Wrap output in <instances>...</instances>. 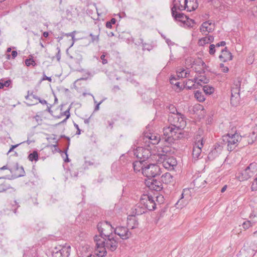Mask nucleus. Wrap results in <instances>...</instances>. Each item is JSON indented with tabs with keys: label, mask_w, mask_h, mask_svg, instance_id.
Wrapping results in <instances>:
<instances>
[{
	"label": "nucleus",
	"mask_w": 257,
	"mask_h": 257,
	"mask_svg": "<svg viewBox=\"0 0 257 257\" xmlns=\"http://www.w3.org/2000/svg\"><path fill=\"white\" fill-rule=\"evenodd\" d=\"M186 10L187 12H192L195 11L198 7V0H185Z\"/></svg>",
	"instance_id": "nucleus-17"
},
{
	"label": "nucleus",
	"mask_w": 257,
	"mask_h": 257,
	"mask_svg": "<svg viewBox=\"0 0 257 257\" xmlns=\"http://www.w3.org/2000/svg\"><path fill=\"white\" fill-rule=\"evenodd\" d=\"M143 162L142 161H135L133 163V166L134 168V171L136 172H140L141 170H142V173L143 172V169H144L145 167L146 166L145 164H143Z\"/></svg>",
	"instance_id": "nucleus-26"
},
{
	"label": "nucleus",
	"mask_w": 257,
	"mask_h": 257,
	"mask_svg": "<svg viewBox=\"0 0 257 257\" xmlns=\"http://www.w3.org/2000/svg\"><path fill=\"white\" fill-rule=\"evenodd\" d=\"M140 204H142L149 211L154 210L156 208V203L154 198L151 195L143 194L140 198Z\"/></svg>",
	"instance_id": "nucleus-6"
},
{
	"label": "nucleus",
	"mask_w": 257,
	"mask_h": 257,
	"mask_svg": "<svg viewBox=\"0 0 257 257\" xmlns=\"http://www.w3.org/2000/svg\"><path fill=\"white\" fill-rule=\"evenodd\" d=\"M214 41V37L212 35H207L201 38L198 44L200 46H204L206 44L210 43Z\"/></svg>",
	"instance_id": "nucleus-27"
},
{
	"label": "nucleus",
	"mask_w": 257,
	"mask_h": 257,
	"mask_svg": "<svg viewBox=\"0 0 257 257\" xmlns=\"http://www.w3.org/2000/svg\"><path fill=\"white\" fill-rule=\"evenodd\" d=\"M186 21L187 22V25H188L189 27H193V25L195 24V21L192 19H190L188 18V20H186Z\"/></svg>",
	"instance_id": "nucleus-53"
},
{
	"label": "nucleus",
	"mask_w": 257,
	"mask_h": 257,
	"mask_svg": "<svg viewBox=\"0 0 257 257\" xmlns=\"http://www.w3.org/2000/svg\"><path fill=\"white\" fill-rule=\"evenodd\" d=\"M240 95H231L230 103L232 106H236L239 102Z\"/></svg>",
	"instance_id": "nucleus-32"
},
{
	"label": "nucleus",
	"mask_w": 257,
	"mask_h": 257,
	"mask_svg": "<svg viewBox=\"0 0 257 257\" xmlns=\"http://www.w3.org/2000/svg\"><path fill=\"white\" fill-rule=\"evenodd\" d=\"M39 159L38 153L36 151H33L30 153L28 156V159L29 161L33 162L34 161H37Z\"/></svg>",
	"instance_id": "nucleus-33"
},
{
	"label": "nucleus",
	"mask_w": 257,
	"mask_h": 257,
	"mask_svg": "<svg viewBox=\"0 0 257 257\" xmlns=\"http://www.w3.org/2000/svg\"><path fill=\"white\" fill-rule=\"evenodd\" d=\"M33 118H34L36 120L38 125L41 124L42 122V119L40 115L37 114L33 117Z\"/></svg>",
	"instance_id": "nucleus-51"
},
{
	"label": "nucleus",
	"mask_w": 257,
	"mask_h": 257,
	"mask_svg": "<svg viewBox=\"0 0 257 257\" xmlns=\"http://www.w3.org/2000/svg\"><path fill=\"white\" fill-rule=\"evenodd\" d=\"M149 187L152 190H154L156 191H160L162 190L163 186L161 181L153 178Z\"/></svg>",
	"instance_id": "nucleus-21"
},
{
	"label": "nucleus",
	"mask_w": 257,
	"mask_h": 257,
	"mask_svg": "<svg viewBox=\"0 0 257 257\" xmlns=\"http://www.w3.org/2000/svg\"><path fill=\"white\" fill-rule=\"evenodd\" d=\"M193 80L189 79L185 83V87L188 90L193 89H196L197 87L196 86V84L193 83Z\"/></svg>",
	"instance_id": "nucleus-35"
},
{
	"label": "nucleus",
	"mask_w": 257,
	"mask_h": 257,
	"mask_svg": "<svg viewBox=\"0 0 257 257\" xmlns=\"http://www.w3.org/2000/svg\"><path fill=\"white\" fill-rule=\"evenodd\" d=\"M127 224L128 226H130L132 229L136 228L139 224V222L137 220L136 216L132 215L129 218H128Z\"/></svg>",
	"instance_id": "nucleus-28"
},
{
	"label": "nucleus",
	"mask_w": 257,
	"mask_h": 257,
	"mask_svg": "<svg viewBox=\"0 0 257 257\" xmlns=\"http://www.w3.org/2000/svg\"><path fill=\"white\" fill-rule=\"evenodd\" d=\"M228 135L227 134L226 135H224L222 136L220 141L217 143H219L220 145H222L223 147L225 145L227 146L228 142Z\"/></svg>",
	"instance_id": "nucleus-40"
},
{
	"label": "nucleus",
	"mask_w": 257,
	"mask_h": 257,
	"mask_svg": "<svg viewBox=\"0 0 257 257\" xmlns=\"http://www.w3.org/2000/svg\"><path fill=\"white\" fill-rule=\"evenodd\" d=\"M166 41V42L169 46H173L175 43L174 42H172L171 40H170L168 38H164Z\"/></svg>",
	"instance_id": "nucleus-59"
},
{
	"label": "nucleus",
	"mask_w": 257,
	"mask_h": 257,
	"mask_svg": "<svg viewBox=\"0 0 257 257\" xmlns=\"http://www.w3.org/2000/svg\"><path fill=\"white\" fill-rule=\"evenodd\" d=\"M11 83L10 80H6L3 82V80H0V89H3L4 87H9Z\"/></svg>",
	"instance_id": "nucleus-42"
},
{
	"label": "nucleus",
	"mask_w": 257,
	"mask_h": 257,
	"mask_svg": "<svg viewBox=\"0 0 257 257\" xmlns=\"http://www.w3.org/2000/svg\"><path fill=\"white\" fill-rule=\"evenodd\" d=\"M223 146L219 143H216L213 147L208 155L207 158L210 161H212L217 158L221 154Z\"/></svg>",
	"instance_id": "nucleus-10"
},
{
	"label": "nucleus",
	"mask_w": 257,
	"mask_h": 257,
	"mask_svg": "<svg viewBox=\"0 0 257 257\" xmlns=\"http://www.w3.org/2000/svg\"><path fill=\"white\" fill-rule=\"evenodd\" d=\"M114 232L115 234L118 235L120 238L122 239H127L129 238L132 235L128 229L123 226L116 227L114 229Z\"/></svg>",
	"instance_id": "nucleus-12"
},
{
	"label": "nucleus",
	"mask_w": 257,
	"mask_h": 257,
	"mask_svg": "<svg viewBox=\"0 0 257 257\" xmlns=\"http://www.w3.org/2000/svg\"><path fill=\"white\" fill-rule=\"evenodd\" d=\"M143 140L146 143H148V147H150V144L156 145L161 141L160 137L155 134L151 133H146L143 137Z\"/></svg>",
	"instance_id": "nucleus-13"
},
{
	"label": "nucleus",
	"mask_w": 257,
	"mask_h": 257,
	"mask_svg": "<svg viewBox=\"0 0 257 257\" xmlns=\"http://www.w3.org/2000/svg\"><path fill=\"white\" fill-rule=\"evenodd\" d=\"M247 168L254 174L257 170V163L253 162L250 163Z\"/></svg>",
	"instance_id": "nucleus-39"
},
{
	"label": "nucleus",
	"mask_w": 257,
	"mask_h": 257,
	"mask_svg": "<svg viewBox=\"0 0 257 257\" xmlns=\"http://www.w3.org/2000/svg\"><path fill=\"white\" fill-rule=\"evenodd\" d=\"M10 171L11 173L15 171H18V173L16 174L17 177H22L25 175V171L23 166H20L18 163H16L14 164L13 166L11 167Z\"/></svg>",
	"instance_id": "nucleus-20"
},
{
	"label": "nucleus",
	"mask_w": 257,
	"mask_h": 257,
	"mask_svg": "<svg viewBox=\"0 0 257 257\" xmlns=\"http://www.w3.org/2000/svg\"><path fill=\"white\" fill-rule=\"evenodd\" d=\"M220 67L222 68V71L224 73H227L229 71V69L227 67L224 66L223 63L220 64Z\"/></svg>",
	"instance_id": "nucleus-56"
},
{
	"label": "nucleus",
	"mask_w": 257,
	"mask_h": 257,
	"mask_svg": "<svg viewBox=\"0 0 257 257\" xmlns=\"http://www.w3.org/2000/svg\"><path fill=\"white\" fill-rule=\"evenodd\" d=\"M222 54L219 55V58L223 62L231 60L232 59V54L228 50L227 47L221 50Z\"/></svg>",
	"instance_id": "nucleus-18"
},
{
	"label": "nucleus",
	"mask_w": 257,
	"mask_h": 257,
	"mask_svg": "<svg viewBox=\"0 0 257 257\" xmlns=\"http://www.w3.org/2000/svg\"><path fill=\"white\" fill-rule=\"evenodd\" d=\"M187 203V201L184 199V193L181 194V198L178 200L175 204V206L177 208H182Z\"/></svg>",
	"instance_id": "nucleus-29"
},
{
	"label": "nucleus",
	"mask_w": 257,
	"mask_h": 257,
	"mask_svg": "<svg viewBox=\"0 0 257 257\" xmlns=\"http://www.w3.org/2000/svg\"><path fill=\"white\" fill-rule=\"evenodd\" d=\"M70 108H68L66 111L61 112L59 115L56 116V117L57 118H59L62 116L65 115L66 117V119H68L70 116Z\"/></svg>",
	"instance_id": "nucleus-41"
},
{
	"label": "nucleus",
	"mask_w": 257,
	"mask_h": 257,
	"mask_svg": "<svg viewBox=\"0 0 257 257\" xmlns=\"http://www.w3.org/2000/svg\"><path fill=\"white\" fill-rule=\"evenodd\" d=\"M203 146V139L202 138L200 140L196 142L194 146H193L192 150V156L193 158L197 160L200 158L201 153L202 152V148Z\"/></svg>",
	"instance_id": "nucleus-14"
},
{
	"label": "nucleus",
	"mask_w": 257,
	"mask_h": 257,
	"mask_svg": "<svg viewBox=\"0 0 257 257\" xmlns=\"http://www.w3.org/2000/svg\"><path fill=\"white\" fill-rule=\"evenodd\" d=\"M18 55V53L16 51H13L12 52V57L13 59H15Z\"/></svg>",
	"instance_id": "nucleus-64"
},
{
	"label": "nucleus",
	"mask_w": 257,
	"mask_h": 257,
	"mask_svg": "<svg viewBox=\"0 0 257 257\" xmlns=\"http://www.w3.org/2000/svg\"><path fill=\"white\" fill-rule=\"evenodd\" d=\"M106 238L105 249L107 248L111 251H114L118 246V241L111 235Z\"/></svg>",
	"instance_id": "nucleus-15"
},
{
	"label": "nucleus",
	"mask_w": 257,
	"mask_h": 257,
	"mask_svg": "<svg viewBox=\"0 0 257 257\" xmlns=\"http://www.w3.org/2000/svg\"><path fill=\"white\" fill-rule=\"evenodd\" d=\"M25 63L27 66L32 65L33 66L35 67L37 65L36 63L33 58H29L26 59Z\"/></svg>",
	"instance_id": "nucleus-43"
},
{
	"label": "nucleus",
	"mask_w": 257,
	"mask_h": 257,
	"mask_svg": "<svg viewBox=\"0 0 257 257\" xmlns=\"http://www.w3.org/2000/svg\"><path fill=\"white\" fill-rule=\"evenodd\" d=\"M253 175L254 174L249 170L246 167L245 169L238 173L237 178L239 181H242L248 179Z\"/></svg>",
	"instance_id": "nucleus-19"
},
{
	"label": "nucleus",
	"mask_w": 257,
	"mask_h": 257,
	"mask_svg": "<svg viewBox=\"0 0 257 257\" xmlns=\"http://www.w3.org/2000/svg\"><path fill=\"white\" fill-rule=\"evenodd\" d=\"M94 240L96 243V251L97 252L98 257H103L106 255L107 252L105 250V243L106 238H104V236L100 235H96L94 237Z\"/></svg>",
	"instance_id": "nucleus-4"
},
{
	"label": "nucleus",
	"mask_w": 257,
	"mask_h": 257,
	"mask_svg": "<svg viewBox=\"0 0 257 257\" xmlns=\"http://www.w3.org/2000/svg\"><path fill=\"white\" fill-rule=\"evenodd\" d=\"M74 125L75 127V128L77 129V132H76V134L80 135L81 134V130H80L78 125L76 123H74Z\"/></svg>",
	"instance_id": "nucleus-61"
},
{
	"label": "nucleus",
	"mask_w": 257,
	"mask_h": 257,
	"mask_svg": "<svg viewBox=\"0 0 257 257\" xmlns=\"http://www.w3.org/2000/svg\"><path fill=\"white\" fill-rule=\"evenodd\" d=\"M225 45L226 42L225 41H221L216 44V45L215 46L216 47L218 48L220 46H224Z\"/></svg>",
	"instance_id": "nucleus-60"
},
{
	"label": "nucleus",
	"mask_w": 257,
	"mask_h": 257,
	"mask_svg": "<svg viewBox=\"0 0 257 257\" xmlns=\"http://www.w3.org/2000/svg\"><path fill=\"white\" fill-rule=\"evenodd\" d=\"M215 46L214 44H211L209 46V53L210 55H214L215 53Z\"/></svg>",
	"instance_id": "nucleus-49"
},
{
	"label": "nucleus",
	"mask_w": 257,
	"mask_h": 257,
	"mask_svg": "<svg viewBox=\"0 0 257 257\" xmlns=\"http://www.w3.org/2000/svg\"><path fill=\"white\" fill-rule=\"evenodd\" d=\"M241 82L240 81H237L236 84H234V86H233L231 89V95H240V87Z\"/></svg>",
	"instance_id": "nucleus-30"
},
{
	"label": "nucleus",
	"mask_w": 257,
	"mask_h": 257,
	"mask_svg": "<svg viewBox=\"0 0 257 257\" xmlns=\"http://www.w3.org/2000/svg\"><path fill=\"white\" fill-rule=\"evenodd\" d=\"M147 209L142 205L140 204V201L138 204L135 206V208L133 213V215L136 216V215H140L145 213L147 211Z\"/></svg>",
	"instance_id": "nucleus-23"
},
{
	"label": "nucleus",
	"mask_w": 257,
	"mask_h": 257,
	"mask_svg": "<svg viewBox=\"0 0 257 257\" xmlns=\"http://www.w3.org/2000/svg\"><path fill=\"white\" fill-rule=\"evenodd\" d=\"M20 144H17V145H12L11 147V148L10 149L9 151H8V154L9 153H10V152H12L14 149H15L16 148H17Z\"/></svg>",
	"instance_id": "nucleus-62"
},
{
	"label": "nucleus",
	"mask_w": 257,
	"mask_h": 257,
	"mask_svg": "<svg viewBox=\"0 0 257 257\" xmlns=\"http://www.w3.org/2000/svg\"><path fill=\"white\" fill-rule=\"evenodd\" d=\"M52 107V105H47V109L46 110L49 112L52 115H53V111L51 110V108Z\"/></svg>",
	"instance_id": "nucleus-63"
},
{
	"label": "nucleus",
	"mask_w": 257,
	"mask_h": 257,
	"mask_svg": "<svg viewBox=\"0 0 257 257\" xmlns=\"http://www.w3.org/2000/svg\"><path fill=\"white\" fill-rule=\"evenodd\" d=\"M195 98L199 102H203L205 100V98L202 92L199 91H196L194 93Z\"/></svg>",
	"instance_id": "nucleus-34"
},
{
	"label": "nucleus",
	"mask_w": 257,
	"mask_h": 257,
	"mask_svg": "<svg viewBox=\"0 0 257 257\" xmlns=\"http://www.w3.org/2000/svg\"><path fill=\"white\" fill-rule=\"evenodd\" d=\"M97 228L101 237L103 236L106 237L111 236L113 229L110 222L107 221L99 222Z\"/></svg>",
	"instance_id": "nucleus-5"
},
{
	"label": "nucleus",
	"mask_w": 257,
	"mask_h": 257,
	"mask_svg": "<svg viewBox=\"0 0 257 257\" xmlns=\"http://www.w3.org/2000/svg\"><path fill=\"white\" fill-rule=\"evenodd\" d=\"M208 82H209V79L208 78H207L205 76H200V78H199V79H198V82L197 83V84H199L200 85H201V84H200V82H202L204 84H206V83H208Z\"/></svg>",
	"instance_id": "nucleus-46"
},
{
	"label": "nucleus",
	"mask_w": 257,
	"mask_h": 257,
	"mask_svg": "<svg viewBox=\"0 0 257 257\" xmlns=\"http://www.w3.org/2000/svg\"><path fill=\"white\" fill-rule=\"evenodd\" d=\"M134 155L140 161L145 162L150 158L152 154L149 148L138 147L135 150Z\"/></svg>",
	"instance_id": "nucleus-8"
},
{
	"label": "nucleus",
	"mask_w": 257,
	"mask_h": 257,
	"mask_svg": "<svg viewBox=\"0 0 257 257\" xmlns=\"http://www.w3.org/2000/svg\"><path fill=\"white\" fill-rule=\"evenodd\" d=\"M67 140H68V146L66 148V149L64 150V153L65 154V156H66V158L64 159V161L65 162H70V160L68 158V155L67 154V150L68 149V148H69V146L70 145V139L69 138H67Z\"/></svg>",
	"instance_id": "nucleus-45"
},
{
	"label": "nucleus",
	"mask_w": 257,
	"mask_h": 257,
	"mask_svg": "<svg viewBox=\"0 0 257 257\" xmlns=\"http://www.w3.org/2000/svg\"><path fill=\"white\" fill-rule=\"evenodd\" d=\"M168 120L171 125L163 128V136L162 140L168 143V145H171L176 140L174 138L176 135L178 133L181 134L179 132L186 126V123L184 115L179 112L169 115Z\"/></svg>",
	"instance_id": "nucleus-1"
},
{
	"label": "nucleus",
	"mask_w": 257,
	"mask_h": 257,
	"mask_svg": "<svg viewBox=\"0 0 257 257\" xmlns=\"http://www.w3.org/2000/svg\"><path fill=\"white\" fill-rule=\"evenodd\" d=\"M76 33V31H74L72 32H71V33H63L62 35L63 36H66L67 37H71L72 38V39L73 40V43L72 44H71V46H73V44H74V42L75 41V34Z\"/></svg>",
	"instance_id": "nucleus-44"
},
{
	"label": "nucleus",
	"mask_w": 257,
	"mask_h": 257,
	"mask_svg": "<svg viewBox=\"0 0 257 257\" xmlns=\"http://www.w3.org/2000/svg\"><path fill=\"white\" fill-rule=\"evenodd\" d=\"M228 135L227 150L231 152L237 146L239 142L242 144L241 136L236 133L231 136L228 134Z\"/></svg>",
	"instance_id": "nucleus-9"
},
{
	"label": "nucleus",
	"mask_w": 257,
	"mask_h": 257,
	"mask_svg": "<svg viewBox=\"0 0 257 257\" xmlns=\"http://www.w3.org/2000/svg\"><path fill=\"white\" fill-rule=\"evenodd\" d=\"M178 78V77L176 78L175 76L172 75L170 78V83L171 84H174V83L177 82L176 81L177 80Z\"/></svg>",
	"instance_id": "nucleus-57"
},
{
	"label": "nucleus",
	"mask_w": 257,
	"mask_h": 257,
	"mask_svg": "<svg viewBox=\"0 0 257 257\" xmlns=\"http://www.w3.org/2000/svg\"><path fill=\"white\" fill-rule=\"evenodd\" d=\"M162 181H165V183L167 184L171 181L172 179V175L169 173H166L162 176Z\"/></svg>",
	"instance_id": "nucleus-37"
},
{
	"label": "nucleus",
	"mask_w": 257,
	"mask_h": 257,
	"mask_svg": "<svg viewBox=\"0 0 257 257\" xmlns=\"http://www.w3.org/2000/svg\"><path fill=\"white\" fill-rule=\"evenodd\" d=\"M241 139L243 146L257 142V128H253L251 132L241 136Z\"/></svg>",
	"instance_id": "nucleus-7"
},
{
	"label": "nucleus",
	"mask_w": 257,
	"mask_h": 257,
	"mask_svg": "<svg viewBox=\"0 0 257 257\" xmlns=\"http://www.w3.org/2000/svg\"><path fill=\"white\" fill-rule=\"evenodd\" d=\"M173 13L174 14H172V15L175 21H178L182 23H185L186 20L188 19V17H187L182 13H180L177 12V11H175Z\"/></svg>",
	"instance_id": "nucleus-22"
},
{
	"label": "nucleus",
	"mask_w": 257,
	"mask_h": 257,
	"mask_svg": "<svg viewBox=\"0 0 257 257\" xmlns=\"http://www.w3.org/2000/svg\"><path fill=\"white\" fill-rule=\"evenodd\" d=\"M185 0H174L173 2V7L171 8V14H174L175 11H182L186 10Z\"/></svg>",
	"instance_id": "nucleus-16"
},
{
	"label": "nucleus",
	"mask_w": 257,
	"mask_h": 257,
	"mask_svg": "<svg viewBox=\"0 0 257 257\" xmlns=\"http://www.w3.org/2000/svg\"><path fill=\"white\" fill-rule=\"evenodd\" d=\"M206 183V181L201 177L196 178L193 181L194 185L196 186V187L197 188L204 186Z\"/></svg>",
	"instance_id": "nucleus-31"
},
{
	"label": "nucleus",
	"mask_w": 257,
	"mask_h": 257,
	"mask_svg": "<svg viewBox=\"0 0 257 257\" xmlns=\"http://www.w3.org/2000/svg\"><path fill=\"white\" fill-rule=\"evenodd\" d=\"M57 49L58 50V52L56 55V57L58 62L60 61L61 59V54H60V49L59 47H57Z\"/></svg>",
	"instance_id": "nucleus-58"
},
{
	"label": "nucleus",
	"mask_w": 257,
	"mask_h": 257,
	"mask_svg": "<svg viewBox=\"0 0 257 257\" xmlns=\"http://www.w3.org/2000/svg\"><path fill=\"white\" fill-rule=\"evenodd\" d=\"M163 153H159L156 155L157 162L162 164V166L166 169L173 170L177 164L176 159L173 156H170L166 152L163 150Z\"/></svg>",
	"instance_id": "nucleus-2"
},
{
	"label": "nucleus",
	"mask_w": 257,
	"mask_h": 257,
	"mask_svg": "<svg viewBox=\"0 0 257 257\" xmlns=\"http://www.w3.org/2000/svg\"><path fill=\"white\" fill-rule=\"evenodd\" d=\"M10 188V186H6L4 184H1L0 185V192H5Z\"/></svg>",
	"instance_id": "nucleus-52"
},
{
	"label": "nucleus",
	"mask_w": 257,
	"mask_h": 257,
	"mask_svg": "<svg viewBox=\"0 0 257 257\" xmlns=\"http://www.w3.org/2000/svg\"><path fill=\"white\" fill-rule=\"evenodd\" d=\"M106 54L107 53L103 52V54L100 56V59L102 60V63L103 64H106L108 62L107 60L105 58Z\"/></svg>",
	"instance_id": "nucleus-50"
},
{
	"label": "nucleus",
	"mask_w": 257,
	"mask_h": 257,
	"mask_svg": "<svg viewBox=\"0 0 257 257\" xmlns=\"http://www.w3.org/2000/svg\"><path fill=\"white\" fill-rule=\"evenodd\" d=\"M252 223L249 220L244 221L242 224V227L244 229L249 228L250 227L252 226Z\"/></svg>",
	"instance_id": "nucleus-47"
},
{
	"label": "nucleus",
	"mask_w": 257,
	"mask_h": 257,
	"mask_svg": "<svg viewBox=\"0 0 257 257\" xmlns=\"http://www.w3.org/2000/svg\"><path fill=\"white\" fill-rule=\"evenodd\" d=\"M48 80L49 82H51L52 81V78L51 77H48L47 76L45 73L44 72L43 73V77L42 78V79H41V81H44V80Z\"/></svg>",
	"instance_id": "nucleus-55"
},
{
	"label": "nucleus",
	"mask_w": 257,
	"mask_h": 257,
	"mask_svg": "<svg viewBox=\"0 0 257 257\" xmlns=\"http://www.w3.org/2000/svg\"><path fill=\"white\" fill-rule=\"evenodd\" d=\"M70 248V246H63L61 249L55 247L52 254V257H69Z\"/></svg>",
	"instance_id": "nucleus-11"
},
{
	"label": "nucleus",
	"mask_w": 257,
	"mask_h": 257,
	"mask_svg": "<svg viewBox=\"0 0 257 257\" xmlns=\"http://www.w3.org/2000/svg\"><path fill=\"white\" fill-rule=\"evenodd\" d=\"M251 188L252 191L256 190L257 189V177L255 178L254 182L252 183Z\"/></svg>",
	"instance_id": "nucleus-54"
},
{
	"label": "nucleus",
	"mask_w": 257,
	"mask_h": 257,
	"mask_svg": "<svg viewBox=\"0 0 257 257\" xmlns=\"http://www.w3.org/2000/svg\"><path fill=\"white\" fill-rule=\"evenodd\" d=\"M211 25V23H209V21L203 22L200 28V31L203 33L212 32L213 28L209 27Z\"/></svg>",
	"instance_id": "nucleus-25"
},
{
	"label": "nucleus",
	"mask_w": 257,
	"mask_h": 257,
	"mask_svg": "<svg viewBox=\"0 0 257 257\" xmlns=\"http://www.w3.org/2000/svg\"><path fill=\"white\" fill-rule=\"evenodd\" d=\"M203 89L204 92L206 94H211L213 93L214 91V88L213 87H212L211 86H209V85L204 86Z\"/></svg>",
	"instance_id": "nucleus-38"
},
{
	"label": "nucleus",
	"mask_w": 257,
	"mask_h": 257,
	"mask_svg": "<svg viewBox=\"0 0 257 257\" xmlns=\"http://www.w3.org/2000/svg\"><path fill=\"white\" fill-rule=\"evenodd\" d=\"M168 109L170 113H172V114H176V113L178 112L176 108L173 105H170Z\"/></svg>",
	"instance_id": "nucleus-48"
},
{
	"label": "nucleus",
	"mask_w": 257,
	"mask_h": 257,
	"mask_svg": "<svg viewBox=\"0 0 257 257\" xmlns=\"http://www.w3.org/2000/svg\"><path fill=\"white\" fill-rule=\"evenodd\" d=\"M177 77L184 78L186 77L188 72L184 68H180L177 70Z\"/></svg>",
	"instance_id": "nucleus-36"
},
{
	"label": "nucleus",
	"mask_w": 257,
	"mask_h": 257,
	"mask_svg": "<svg viewBox=\"0 0 257 257\" xmlns=\"http://www.w3.org/2000/svg\"><path fill=\"white\" fill-rule=\"evenodd\" d=\"M100 33V29L96 27V28L94 29V31L90 33L89 36L91 38L90 41L91 43H98L99 42Z\"/></svg>",
	"instance_id": "nucleus-24"
},
{
	"label": "nucleus",
	"mask_w": 257,
	"mask_h": 257,
	"mask_svg": "<svg viewBox=\"0 0 257 257\" xmlns=\"http://www.w3.org/2000/svg\"><path fill=\"white\" fill-rule=\"evenodd\" d=\"M143 174L149 179L154 178L161 174L160 167L156 164L150 163L143 169Z\"/></svg>",
	"instance_id": "nucleus-3"
}]
</instances>
